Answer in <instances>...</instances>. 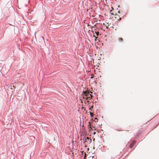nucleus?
Segmentation results:
<instances>
[{
    "instance_id": "f257e3e1",
    "label": "nucleus",
    "mask_w": 159,
    "mask_h": 159,
    "mask_svg": "<svg viewBox=\"0 0 159 159\" xmlns=\"http://www.w3.org/2000/svg\"><path fill=\"white\" fill-rule=\"evenodd\" d=\"M83 93L85 96H89V91H83Z\"/></svg>"
},
{
    "instance_id": "f03ea898",
    "label": "nucleus",
    "mask_w": 159,
    "mask_h": 159,
    "mask_svg": "<svg viewBox=\"0 0 159 159\" xmlns=\"http://www.w3.org/2000/svg\"><path fill=\"white\" fill-rule=\"evenodd\" d=\"M136 142L135 141H133L130 144V148H132L134 145L135 144Z\"/></svg>"
},
{
    "instance_id": "7ed1b4c3",
    "label": "nucleus",
    "mask_w": 159,
    "mask_h": 159,
    "mask_svg": "<svg viewBox=\"0 0 159 159\" xmlns=\"http://www.w3.org/2000/svg\"><path fill=\"white\" fill-rule=\"evenodd\" d=\"M118 40L120 42H122L123 41V39L121 38H119L118 39Z\"/></svg>"
},
{
    "instance_id": "20e7f679",
    "label": "nucleus",
    "mask_w": 159,
    "mask_h": 159,
    "mask_svg": "<svg viewBox=\"0 0 159 159\" xmlns=\"http://www.w3.org/2000/svg\"><path fill=\"white\" fill-rule=\"evenodd\" d=\"M90 95V97H87V98H86V99L87 100H89V98L90 99V98H92V96L91 94H89Z\"/></svg>"
},
{
    "instance_id": "39448f33",
    "label": "nucleus",
    "mask_w": 159,
    "mask_h": 159,
    "mask_svg": "<svg viewBox=\"0 0 159 159\" xmlns=\"http://www.w3.org/2000/svg\"><path fill=\"white\" fill-rule=\"evenodd\" d=\"M111 24V23H109V22H107V25H106V27H107V28H108V27H109L110 25Z\"/></svg>"
},
{
    "instance_id": "423d86ee",
    "label": "nucleus",
    "mask_w": 159,
    "mask_h": 159,
    "mask_svg": "<svg viewBox=\"0 0 159 159\" xmlns=\"http://www.w3.org/2000/svg\"><path fill=\"white\" fill-rule=\"evenodd\" d=\"M89 125L88 126V127L89 128H90L91 129H92V128H91V123H90V122H89Z\"/></svg>"
},
{
    "instance_id": "0eeeda50",
    "label": "nucleus",
    "mask_w": 159,
    "mask_h": 159,
    "mask_svg": "<svg viewBox=\"0 0 159 159\" xmlns=\"http://www.w3.org/2000/svg\"><path fill=\"white\" fill-rule=\"evenodd\" d=\"M90 114L91 116V117H92L93 116V114L91 112H90Z\"/></svg>"
},
{
    "instance_id": "6e6552de",
    "label": "nucleus",
    "mask_w": 159,
    "mask_h": 159,
    "mask_svg": "<svg viewBox=\"0 0 159 159\" xmlns=\"http://www.w3.org/2000/svg\"><path fill=\"white\" fill-rule=\"evenodd\" d=\"M93 107V106H92L89 108V110H91V111L92 110V108Z\"/></svg>"
},
{
    "instance_id": "1a4fd4ad",
    "label": "nucleus",
    "mask_w": 159,
    "mask_h": 159,
    "mask_svg": "<svg viewBox=\"0 0 159 159\" xmlns=\"http://www.w3.org/2000/svg\"><path fill=\"white\" fill-rule=\"evenodd\" d=\"M99 32H96V34H97V36H98V34H99Z\"/></svg>"
},
{
    "instance_id": "9d476101",
    "label": "nucleus",
    "mask_w": 159,
    "mask_h": 159,
    "mask_svg": "<svg viewBox=\"0 0 159 159\" xmlns=\"http://www.w3.org/2000/svg\"><path fill=\"white\" fill-rule=\"evenodd\" d=\"M95 38V41H96V39L98 38L97 37H95V36L94 35H93Z\"/></svg>"
},
{
    "instance_id": "9b49d317",
    "label": "nucleus",
    "mask_w": 159,
    "mask_h": 159,
    "mask_svg": "<svg viewBox=\"0 0 159 159\" xmlns=\"http://www.w3.org/2000/svg\"><path fill=\"white\" fill-rule=\"evenodd\" d=\"M94 120H95V121L96 122V120H98V119L97 118H95Z\"/></svg>"
},
{
    "instance_id": "f8f14e48",
    "label": "nucleus",
    "mask_w": 159,
    "mask_h": 159,
    "mask_svg": "<svg viewBox=\"0 0 159 159\" xmlns=\"http://www.w3.org/2000/svg\"><path fill=\"white\" fill-rule=\"evenodd\" d=\"M87 140H89V137H87V139H86V140H87Z\"/></svg>"
},
{
    "instance_id": "ddd939ff",
    "label": "nucleus",
    "mask_w": 159,
    "mask_h": 159,
    "mask_svg": "<svg viewBox=\"0 0 159 159\" xmlns=\"http://www.w3.org/2000/svg\"><path fill=\"white\" fill-rule=\"evenodd\" d=\"M93 78V76H91V79H92Z\"/></svg>"
},
{
    "instance_id": "4468645a",
    "label": "nucleus",
    "mask_w": 159,
    "mask_h": 159,
    "mask_svg": "<svg viewBox=\"0 0 159 159\" xmlns=\"http://www.w3.org/2000/svg\"><path fill=\"white\" fill-rule=\"evenodd\" d=\"M95 134H96V132H94L93 133V134H94V135Z\"/></svg>"
},
{
    "instance_id": "2eb2a0df",
    "label": "nucleus",
    "mask_w": 159,
    "mask_h": 159,
    "mask_svg": "<svg viewBox=\"0 0 159 159\" xmlns=\"http://www.w3.org/2000/svg\"><path fill=\"white\" fill-rule=\"evenodd\" d=\"M89 94H89V96H87V97H90V95H89Z\"/></svg>"
},
{
    "instance_id": "dca6fc26",
    "label": "nucleus",
    "mask_w": 159,
    "mask_h": 159,
    "mask_svg": "<svg viewBox=\"0 0 159 159\" xmlns=\"http://www.w3.org/2000/svg\"><path fill=\"white\" fill-rule=\"evenodd\" d=\"M95 140V139H93V141H94Z\"/></svg>"
},
{
    "instance_id": "f3484780",
    "label": "nucleus",
    "mask_w": 159,
    "mask_h": 159,
    "mask_svg": "<svg viewBox=\"0 0 159 159\" xmlns=\"http://www.w3.org/2000/svg\"><path fill=\"white\" fill-rule=\"evenodd\" d=\"M90 142H91V141H92V140H91V139H90Z\"/></svg>"
},
{
    "instance_id": "a211bd4d",
    "label": "nucleus",
    "mask_w": 159,
    "mask_h": 159,
    "mask_svg": "<svg viewBox=\"0 0 159 159\" xmlns=\"http://www.w3.org/2000/svg\"><path fill=\"white\" fill-rule=\"evenodd\" d=\"M13 87L15 88V87L14 86H13Z\"/></svg>"
}]
</instances>
